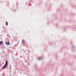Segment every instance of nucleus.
Instances as JSON below:
<instances>
[{
	"instance_id": "1",
	"label": "nucleus",
	"mask_w": 76,
	"mask_h": 76,
	"mask_svg": "<svg viewBox=\"0 0 76 76\" xmlns=\"http://www.w3.org/2000/svg\"><path fill=\"white\" fill-rule=\"evenodd\" d=\"M8 66V61H7V60H6L5 64L2 67V69H6V67H7Z\"/></svg>"
},
{
	"instance_id": "2",
	"label": "nucleus",
	"mask_w": 76,
	"mask_h": 76,
	"mask_svg": "<svg viewBox=\"0 0 76 76\" xmlns=\"http://www.w3.org/2000/svg\"><path fill=\"white\" fill-rule=\"evenodd\" d=\"M5 44L6 45H10V43H9V42H7Z\"/></svg>"
},
{
	"instance_id": "3",
	"label": "nucleus",
	"mask_w": 76,
	"mask_h": 76,
	"mask_svg": "<svg viewBox=\"0 0 76 76\" xmlns=\"http://www.w3.org/2000/svg\"><path fill=\"white\" fill-rule=\"evenodd\" d=\"M32 2V0H30V1H29V5H31V3Z\"/></svg>"
},
{
	"instance_id": "4",
	"label": "nucleus",
	"mask_w": 76,
	"mask_h": 76,
	"mask_svg": "<svg viewBox=\"0 0 76 76\" xmlns=\"http://www.w3.org/2000/svg\"><path fill=\"white\" fill-rule=\"evenodd\" d=\"M38 58V59H39V60H42V58L41 57H39Z\"/></svg>"
},
{
	"instance_id": "5",
	"label": "nucleus",
	"mask_w": 76,
	"mask_h": 76,
	"mask_svg": "<svg viewBox=\"0 0 76 76\" xmlns=\"http://www.w3.org/2000/svg\"><path fill=\"white\" fill-rule=\"evenodd\" d=\"M3 32H4V33L5 34H6V33L7 32V31L6 30H4L3 31Z\"/></svg>"
},
{
	"instance_id": "6",
	"label": "nucleus",
	"mask_w": 76,
	"mask_h": 76,
	"mask_svg": "<svg viewBox=\"0 0 76 76\" xmlns=\"http://www.w3.org/2000/svg\"><path fill=\"white\" fill-rule=\"evenodd\" d=\"M3 41H1L0 42V45H1V44H3Z\"/></svg>"
},
{
	"instance_id": "7",
	"label": "nucleus",
	"mask_w": 76,
	"mask_h": 76,
	"mask_svg": "<svg viewBox=\"0 0 76 76\" xmlns=\"http://www.w3.org/2000/svg\"><path fill=\"white\" fill-rule=\"evenodd\" d=\"M6 26H7L8 25V22H7L6 21Z\"/></svg>"
},
{
	"instance_id": "8",
	"label": "nucleus",
	"mask_w": 76,
	"mask_h": 76,
	"mask_svg": "<svg viewBox=\"0 0 76 76\" xmlns=\"http://www.w3.org/2000/svg\"><path fill=\"white\" fill-rule=\"evenodd\" d=\"M65 31H66V28H64V30H63V31L64 32Z\"/></svg>"
},
{
	"instance_id": "9",
	"label": "nucleus",
	"mask_w": 76,
	"mask_h": 76,
	"mask_svg": "<svg viewBox=\"0 0 76 76\" xmlns=\"http://www.w3.org/2000/svg\"><path fill=\"white\" fill-rule=\"evenodd\" d=\"M9 67H10V69H11V68L12 67V66H11V65H9Z\"/></svg>"
},
{
	"instance_id": "10",
	"label": "nucleus",
	"mask_w": 76,
	"mask_h": 76,
	"mask_svg": "<svg viewBox=\"0 0 76 76\" xmlns=\"http://www.w3.org/2000/svg\"><path fill=\"white\" fill-rule=\"evenodd\" d=\"M22 43L23 44H24V40H23V41H22Z\"/></svg>"
},
{
	"instance_id": "11",
	"label": "nucleus",
	"mask_w": 76,
	"mask_h": 76,
	"mask_svg": "<svg viewBox=\"0 0 76 76\" xmlns=\"http://www.w3.org/2000/svg\"><path fill=\"white\" fill-rule=\"evenodd\" d=\"M3 76H6V75H5V73H4L3 74H2Z\"/></svg>"
},
{
	"instance_id": "12",
	"label": "nucleus",
	"mask_w": 76,
	"mask_h": 76,
	"mask_svg": "<svg viewBox=\"0 0 76 76\" xmlns=\"http://www.w3.org/2000/svg\"><path fill=\"white\" fill-rule=\"evenodd\" d=\"M16 5L17 6H18V2L16 3Z\"/></svg>"
},
{
	"instance_id": "13",
	"label": "nucleus",
	"mask_w": 76,
	"mask_h": 76,
	"mask_svg": "<svg viewBox=\"0 0 76 76\" xmlns=\"http://www.w3.org/2000/svg\"><path fill=\"white\" fill-rule=\"evenodd\" d=\"M2 28L4 29H5V28H4V26H3Z\"/></svg>"
},
{
	"instance_id": "14",
	"label": "nucleus",
	"mask_w": 76,
	"mask_h": 76,
	"mask_svg": "<svg viewBox=\"0 0 76 76\" xmlns=\"http://www.w3.org/2000/svg\"><path fill=\"white\" fill-rule=\"evenodd\" d=\"M28 53H30V50H28Z\"/></svg>"
},
{
	"instance_id": "15",
	"label": "nucleus",
	"mask_w": 76,
	"mask_h": 76,
	"mask_svg": "<svg viewBox=\"0 0 76 76\" xmlns=\"http://www.w3.org/2000/svg\"><path fill=\"white\" fill-rule=\"evenodd\" d=\"M75 47L74 45L72 47V48H75Z\"/></svg>"
},
{
	"instance_id": "16",
	"label": "nucleus",
	"mask_w": 76,
	"mask_h": 76,
	"mask_svg": "<svg viewBox=\"0 0 76 76\" xmlns=\"http://www.w3.org/2000/svg\"><path fill=\"white\" fill-rule=\"evenodd\" d=\"M6 5L8 6H9V4H7Z\"/></svg>"
},
{
	"instance_id": "17",
	"label": "nucleus",
	"mask_w": 76,
	"mask_h": 76,
	"mask_svg": "<svg viewBox=\"0 0 76 76\" xmlns=\"http://www.w3.org/2000/svg\"><path fill=\"white\" fill-rule=\"evenodd\" d=\"M27 4H28V3H26V5H27Z\"/></svg>"
},
{
	"instance_id": "18",
	"label": "nucleus",
	"mask_w": 76,
	"mask_h": 76,
	"mask_svg": "<svg viewBox=\"0 0 76 76\" xmlns=\"http://www.w3.org/2000/svg\"><path fill=\"white\" fill-rule=\"evenodd\" d=\"M0 66H1V64L0 63Z\"/></svg>"
},
{
	"instance_id": "19",
	"label": "nucleus",
	"mask_w": 76,
	"mask_h": 76,
	"mask_svg": "<svg viewBox=\"0 0 76 76\" xmlns=\"http://www.w3.org/2000/svg\"><path fill=\"white\" fill-rule=\"evenodd\" d=\"M22 56H20V58H22Z\"/></svg>"
},
{
	"instance_id": "20",
	"label": "nucleus",
	"mask_w": 76,
	"mask_h": 76,
	"mask_svg": "<svg viewBox=\"0 0 76 76\" xmlns=\"http://www.w3.org/2000/svg\"><path fill=\"white\" fill-rule=\"evenodd\" d=\"M26 47H28V46H26Z\"/></svg>"
},
{
	"instance_id": "21",
	"label": "nucleus",
	"mask_w": 76,
	"mask_h": 76,
	"mask_svg": "<svg viewBox=\"0 0 76 76\" xmlns=\"http://www.w3.org/2000/svg\"><path fill=\"white\" fill-rule=\"evenodd\" d=\"M27 75H28V74H27Z\"/></svg>"
},
{
	"instance_id": "22",
	"label": "nucleus",
	"mask_w": 76,
	"mask_h": 76,
	"mask_svg": "<svg viewBox=\"0 0 76 76\" xmlns=\"http://www.w3.org/2000/svg\"><path fill=\"white\" fill-rule=\"evenodd\" d=\"M24 53H25V51H24Z\"/></svg>"
},
{
	"instance_id": "23",
	"label": "nucleus",
	"mask_w": 76,
	"mask_h": 76,
	"mask_svg": "<svg viewBox=\"0 0 76 76\" xmlns=\"http://www.w3.org/2000/svg\"><path fill=\"white\" fill-rule=\"evenodd\" d=\"M12 10H13V9H12Z\"/></svg>"
},
{
	"instance_id": "24",
	"label": "nucleus",
	"mask_w": 76,
	"mask_h": 76,
	"mask_svg": "<svg viewBox=\"0 0 76 76\" xmlns=\"http://www.w3.org/2000/svg\"><path fill=\"white\" fill-rule=\"evenodd\" d=\"M8 69H9V68H8Z\"/></svg>"
},
{
	"instance_id": "25",
	"label": "nucleus",
	"mask_w": 76,
	"mask_h": 76,
	"mask_svg": "<svg viewBox=\"0 0 76 76\" xmlns=\"http://www.w3.org/2000/svg\"><path fill=\"white\" fill-rule=\"evenodd\" d=\"M15 11L14 10V12H15Z\"/></svg>"
}]
</instances>
